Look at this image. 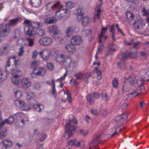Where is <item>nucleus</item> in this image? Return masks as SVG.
I'll use <instances>...</instances> for the list:
<instances>
[{
	"mask_svg": "<svg viewBox=\"0 0 149 149\" xmlns=\"http://www.w3.org/2000/svg\"><path fill=\"white\" fill-rule=\"evenodd\" d=\"M24 23L27 24L24 29L26 32V35L30 37H34L36 34V30L40 26V23L34 22L31 23L28 20H25Z\"/></svg>",
	"mask_w": 149,
	"mask_h": 149,
	"instance_id": "f257e3e1",
	"label": "nucleus"
},
{
	"mask_svg": "<svg viewBox=\"0 0 149 149\" xmlns=\"http://www.w3.org/2000/svg\"><path fill=\"white\" fill-rule=\"evenodd\" d=\"M34 94V93L32 92H27L26 95L27 96V99L29 100V102L30 104L33 106V108L37 110V111L40 112L41 111V109L40 108V105L37 104L36 101L33 97L30 96L31 94Z\"/></svg>",
	"mask_w": 149,
	"mask_h": 149,
	"instance_id": "f03ea898",
	"label": "nucleus"
},
{
	"mask_svg": "<svg viewBox=\"0 0 149 149\" xmlns=\"http://www.w3.org/2000/svg\"><path fill=\"white\" fill-rule=\"evenodd\" d=\"M75 130L74 126L70 123H67L65 127V133L64 137L66 139H68L72 136V132Z\"/></svg>",
	"mask_w": 149,
	"mask_h": 149,
	"instance_id": "7ed1b4c3",
	"label": "nucleus"
},
{
	"mask_svg": "<svg viewBox=\"0 0 149 149\" xmlns=\"http://www.w3.org/2000/svg\"><path fill=\"white\" fill-rule=\"evenodd\" d=\"M137 79L136 76L135 75L131 74L129 76L127 80L130 85L134 86L136 88H139L140 85L138 81H139Z\"/></svg>",
	"mask_w": 149,
	"mask_h": 149,
	"instance_id": "20e7f679",
	"label": "nucleus"
},
{
	"mask_svg": "<svg viewBox=\"0 0 149 149\" xmlns=\"http://www.w3.org/2000/svg\"><path fill=\"white\" fill-rule=\"evenodd\" d=\"M19 20V19L17 18L11 19L10 21L5 26L6 28L3 29L2 31H0V36H5L3 35V34L6 33L7 32V30L6 29L7 26H13L15 25L17 23Z\"/></svg>",
	"mask_w": 149,
	"mask_h": 149,
	"instance_id": "39448f33",
	"label": "nucleus"
},
{
	"mask_svg": "<svg viewBox=\"0 0 149 149\" xmlns=\"http://www.w3.org/2000/svg\"><path fill=\"white\" fill-rule=\"evenodd\" d=\"M46 70L45 68L42 67L35 68L33 70V72L31 74V76L34 74L37 76H43L46 73Z\"/></svg>",
	"mask_w": 149,
	"mask_h": 149,
	"instance_id": "423d86ee",
	"label": "nucleus"
},
{
	"mask_svg": "<svg viewBox=\"0 0 149 149\" xmlns=\"http://www.w3.org/2000/svg\"><path fill=\"white\" fill-rule=\"evenodd\" d=\"M38 42L41 45L47 46L52 44V40L50 38L43 37L39 39Z\"/></svg>",
	"mask_w": 149,
	"mask_h": 149,
	"instance_id": "0eeeda50",
	"label": "nucleus"
},
{
	"mask_svg": "<svg viewBox=\"0 0 149 149\" xmlns=\"http://www.w3.org/2000/svg\"><path fill=\"white\" fill-rule=\"evenodd\" d=\"M69 12V10L67 9H61L57 11L56 12L55 17L56 20L61 19L63 16Z\"/></svg>",
	"mask_w": 149,
	"mask_h": 149,
	"instance_id": "6e6552de",
	"label": "nucleus"
},
{
	"mask_svg": "<svg viewBox=\"0 0 149 149\" xmlns=\"http://www.w3.org/2000/svg\"><path fill=\"white\" fill-rule=\"evenodd\" d=\"M82 42V39L81 36H73L71 39V42L72 45H79Z\"/></svg>",
	"mask_w": 149,
	"mask_h": 149,
	"instance_id": "1a4fd4ad",
	"label": "nucleus"
},
{
	"mask_svg": "<svg viewBox=\"0 0 149 149\" xmlns=\"http://www.w3.org/2000/svg\"><path fill=\"white\" fill-rule=\"evenodd\" d=\"M43 60L47 61L49 60L50 54V52L47 50H45L39 53Z\"/></svg>",
	"mask_w": 149,
	"mask_h": 149,
	"instance_id": "9d476101",
	"label": "nucleus"
},
{
	"mask_svg": "<svg viewBox=\"0 0 149 149\" xmlns=\"http://www.w3.org/2000/svg\"><path fill=\"white\" fill-rule=\"evenodd\" d=\"M22 86L24 88H27L31 85V83L28 78H23L21 81Z\"/></svg>",
	"mask_w": 149,
	"mask_h": 149,
	"instance_id": "9b49d317",
	"label": "nucleus"
},
{
	"mask_svg": "<svg viewBox=\"0 0 149 149\" xmlns=\"http://www.w3.org/2000/svg\"><path fill=\"white\" fill-rule=\"evenodd\" d=\"M83 9V7L82 6H79L75 12V14L78 15L77 19L79 21L82 18V16L84 15V13L82 12Z\"/></svg>",
	"mask_w": 149,
	"mask_h": 149,
	"instance_id": "f8f14e48",
	"label": "nucleus"
},
{
	"mask_svg": "<svg viewBox=\"0 0 149 149\" xmlns=\"http://www.w3.org/2000/svg\"><path fill=\"white\" fill-rule=\"evenodd\" d=\"M100 136V135H97L92 140L90 144V149H92V148H95L97 144L99 143V138Z\"/></svg>",
	"mask_w": 149,
	"mask_h": 149,
	"instance_id": "ddd939ff",
	"label": "nucleus"
},
{
	"mask_svg": "<svg viewBox=\"0 0 149 149\" xmlns=\"http://www.w3.org/2000/svg\"><path fill=\"white\" fill-rule=\"evenodd\" d=\"M14 121V117L12 116H10L7 119H6L0 123V130L6 123H8L9 124H11Z\"/></svg>",
	"mask_w": 149,
	"mask_h": 149,
	"instance_id": "4468645a",
	"label": "nucleus"
},
{
	"mask_svg": "<svg viewBox=\"0 0 149 149\" xmlns=\"http://www.w3.org/2000/svg\"><path fill=\"white\" fill-rule=\"evenodd\" d=\"M76 27L74 26L68 27L65 31V34L67 37H70L72 36L73 33L75 31Z\"/></svg>",
	"mask_w": 149,
	"mask_h": 149,
	"instance_id": "2eb2a0df",
	"label": "nucleus"
},
{
	"mask_svg": "<svg viewBox=\"0 0 149 149\" xmlns=\"http://www.w3.org/2000/svg\"><path fill=\"white\" fill-rule=\"evenodd\" d=\"M45 22L48 24L55 23L56 22L55 17L51 15L45 16Z\"/></svg>",
	"mask_w": 149,
	"mask_h": 149,
	"instance_id": "dca6fc26",
	"label": "nucleus"
},
{
	"mask_svg": "<svg viewBox=\"0 0 149 149\" xmlns=\"http://www.w3.org/2000/svg\"><path fill=\"white\" fill-rule=\"evenodd\" d=\"M15 104L16 105L19 104V106L22 110H28L26 108V106L24 102L23 101L17 100L15 101Z\"/></svg>",
	"mask_w": 149,
	"mask_h": 149,
	"instance_id": "f3484780",
	"label": "nucleus"
},
{
	"mask_svg": "<svg viewBox=\"0 0 149 149\" xmlns=\"http://www.w3.org/2000/svg\"><path fill=\"white\" fill-rule=\"evenodd\" d=\"M2 142L3 146L6 149L8 147H10L13 145L11 141L8 139L2 141Z\"/></svg>",
	"mask_w": 149,
	"mask_h": 149,
	"instance_id": "a211bd4d",
	"label": "nucleus"
},
{
	"mask_svg": "<svg viewBox=\"0 0 149 149\" xmlns=\"http://www.w3.org/2000/svg\"><path fill=\"white\" fill-rule=\"evenodd\" d=\"M60 3V2L58 1L57 3L52 5V3L49 2L46 4V9L49 10L52 9H53L54 8L58 7Z\"/></svg>",
	"mask_w": 149,
	"mask_h": 149,
	"instance_id": "6ab92c4d",
	"label": "nucleus"
},
{
	"mask_svg": "<svg viewBox=\"0 0 149 149\" xmlns=\"http://www.w3.org/2000/svg\"><path fill=\"white\" fill-rule=\"evenodd\" d=\"M91 22V19L88 17H85L82 19V24L83 27L87 26Z\"/></svg>",
	"mask_w": 149,
	"mask_h": 149,
	"instance_id": "aec40b11",
	"label": "nucleus"
},
{
	"mask_svg": "<svg viewBox=\"0 0 149 149\" xmlns=\"http://www.w3.org/2000/svg\"><path fill=\"white\" fill-rule=\"evenodd\" d=\"M139 17H137V19L134 20L133 24V26L136 30H138L139 29L140 26V19Z\"/></svg>",
	"mask_w": 149,
	"mask_h": 149,
	"instance_id": "412c9836",
	"label": "nucleus"
},
{
	"mask_svg": "<svg viewBox=\"0 0 149 149\" xmlns=\"http://www.w3.org/2000/svg\"><path fill=\"white\" fill-rule=\"evenodd\" d=\"M31 4L36 7L39 6L41 3V0H31L30 1Z\"/></svg>",
	"mask_w": 149,
	"mask_h": 149,
	"instance_id": "4be33fe9",
	"label": "nucleus"
},
{
	"mask_svg": "<svg viewBox=\"0 0 149 149\" xmlns=\"http://www.w3.org/2000/svg\"><path fill=\"white\" fill-rule=\"evenodd\" d=\"M49 31L51 33L53 34L56 33L58 31L59 32V30L58 29V27L56 25H54L50 26L49 29Z\"/></svg>",
	"mask_w": 149,
	"mask_h": 149,
	"instance_id": "5701e85b",
	"label": "nucleus"
},
{
	"mask_svg": "<svg viewBox=\"0 0 149 149\" xmlns=\"http://www.w3.org/2000/svg\"><path fill=\"white\" fill-rule=\"evenodd\" d=\"M74 45H67L65 47V49L68 51V52L74 53L75 52V49Z\"/></svg>",
	"mask_w": 149,
	"mask_h": 149,
	"instance_id": "b1692460",
	"label": "nucleus"
},
{
	"mask_svg": "<svg viewBox=\"0 0 149 149\" xmlns=\"http://www.w3.org/2000/svg\"><path fill=\"white\" fill-rule=\"evenodd\" d=\"M132 86V85H130L129 83H124L123 86V91L125 92L128 91L131 88Z\"/></svg>",
	"mask_w": 149,
	"mask_h": 149,
	"instance_id": "393cba45",
	"label": "nucleus"
},
{
	"mask_svg": "<svg viewBox=\"0 0 149 149\" xmlns=\"http://www.w3.org/2000/svg\"><path fill=\"white\" fill-rule=\"evenodd\" d=\"M145 76H143L140 78V81L145 82V81H149V70L145 73Z\"/></svg>",
	"mask_w": 149,
	"mask_h": 149,
	"instance_id": "a878e982",
	"label": "nucleus"
},
{
	"mask_svg": "<svg viewBox=\"0 0 149 149\" xmlns=\"http://www.w3.org/2000/svg\"><path fill=\"white\" fill-rule=\"evenodd\" d=\"M66 57L63 54H60V56L56 58V61L58 62H61L64 63L65 59Z\"/></svg>",
	"mask_w": 149,
	"mask_h": 149,
	"instance_id": "bb28decb",
	"label": "nucleus"
},
{
	"mask_svg": "<svg viewBox=\"0 0 149 149\" xmlns=\"http://www.w3.org/2000/svg\"><path fill=\"white\" fill-rule=\"evenodd\" d=\"M36 34H38L40 36H42L45 34V31L43 29H37V32H36Z\"/></svg>",
	"mask_w": 149,
	"mask_h": 149,
	"instance_id": "cd10ccee",
	"label": "nucleus"
},
{
	"mask_svg": "<svg viewBox=\"0 0 149 149\" xmlns=\"http://www.w3.org/2000/svg\"><path fill=\"white\" fill-rule=\"evenodd\" d=\"M7 134V131L6 129H5L4 131L0 132V140L5 138Z\"/></svg>",
	"mask_w": 149,
	"mask_h": 149,
	"instance_id": "c85d7f7f",
	"label": "nucleus"
},
{
	"mask_svg": "<svg viewBox=\"0 0 149 149\" xmlns=\"http://www.w3.org/2000/svg\"><path fill=\"white\" fill-rule=\"evenodd\" d=\"M88 102L90 104H92L94 101V100L93 98V95L90 94L86 96Z\"/></svg>",
	"mask_w": 149,
	"mask_h": 149,
	"instance_id": "c756f323",
	"label": "nucleus"
},
{
	"mask_svg": "<svg viewBox=\"0 0 149 149\" xmlns=\"http://www.w3.org/2000/svg\"><path fill=\"white\" fill-rule=\"evenodd\" d=\"M147 54L146 52H140V60L144 61L147 59Z\"/></svg>",
	"mask_w": 149,
	"mask_h": 149,
	"instance_id": "7c9ffc66",
	"label": "nucleus"
},
{
	"mask_svg": "<svg viewBox=\"0 0 149 149\" xmlns=\"http://www.w3.org/2000/svg\"><path fill=\"white\" fill-rule=\"evenodd\" d=\"M69 121L74 123L77 124V122L75 119L74 116L72 115H70L69 116Z\"/></svg>",
	"mask_w": 149,
	"mask_h": 149,
	"instance_id": "2f4dec72",
	"label": "nucleus"
},
{
	"mask_svg": "<svg viewBox=\"0 0 149 149\" xmlns=\"http://www.w3.org/2000/svg\"><path fill=\"white\" fill-rule=\"evenodd\" d=\"M74 6V3L71 1H69L65 3V6L69 9L72 8Z\"/></svg>",
	"mask_w": 149,
	"mask_h": 149,
	"instance_id": "473e14b6",
	"label": "nucleus"
},
{
	"mask_svg": "<svg viewBox=\"0 0 149 149\" xmlns=\"http://www.w3.org/2000/svg\"><path fill=\"white\" fill-rule=\"evenodd\" d=\"M127 18L130 20H132L134 17L133 14L130 11H127L126 13Z\"/></svg>",
	"mask_w": 149,
	"mask_h": 149,
	"instance_id": "72a5a7b5",
	"label": "nucleus"
},
{
	"mask_svg": "<svg viewBox=\"0 0 149 149\" xmlns=\"http://www.w3.org/2000/svg\"><path fill=\"white\" fill-rule=\"evenodd\" d=\"M91 31L90 29H88L83 31H82V34L84 36H86L88 35L91 33Z\"/></svg>",
	"mask_w": 149,
	"mask_h": 149,
	"instance_id": "f704fd0d",
	"label": "nucleus"
},
{
	"mask_svg": "<svg viewBox=\"0 0 149 149\" xmlns=\"http://www.w3.org/2000/svg\"><path fill=\"white\" fill-rule=\"evenodd\" d=\"M112 85L113 87L117 88L118 85V82L117 78H114L112 81Z\"/></svg>",
	"mask_w": 149,
	"mask_h": 149,
	"instance_id": "c9c22d12",
	"label": "nucleus"
},
{
	"mask_svg": "<svg viewBox=\"0 0 149 149\" xmlns=\"http://www.w3.org/2000/svg\"><path fill=\"white\" fill-rule=\"evenodd\" d=\"M28 42V45L30 47H32L34 45V41L33 39L30 38H28L27 39Z\"/></svg>",
	"mask_w": 149,
	"mask_h": 149,
	"instance_id": "e433bc0d",
	"label": "nucleus"
},
{
	"mask_svg": "<svg viewBox=\"0 0 149 149\" xmlns=\"http://www.w3.org/2000/svg\"><path fill=\"white\" fill-rule=\"evenodd\" d=\"M101 9L100 8H99L97 9V13L94 16V18L97 19L98 20L100 17V15H101Z\"/></svg>",
	"mask_w": 149,
	"mask_h": 149,
	"instance_id": "4c0bfd02",
	"label": "nucleus"
},
{
	"mask_svg": "<svg viewBox=\"0 0 149 149\" xmlns=\"http://www.w3.org/2000/svg\"><path fill=\"white\" fill-rule=\"evenodd\" d=\"M83 73L82 72H78L75 74L74 75L77 79L80 80L83 77Z\"/></svg>",
	"mask_w": 149,
	"mask_h": 149,
	"instance_id": "58836bf2",
	"label": "nucleus"
},
{
	"mask_svg": "<svg viewBox=\"0 0 149 149\" xmlns=\"http://www.w3.org/2000/svg\"><path fill=\"white\" fill-rule=\"evenodd\" d=\"M142 12L143 13V16L148 15L147 17V19L148 20L149 24V12L148 13L145 10V8L144 7L143 8V10H142Z\"/></svg>",
	"mask_w": 149,
	"mask_h": 149,
	"instance_id": "ea45409f",
	"label": "nucleus"
},
{
	"mask_svg": "<svg viewBox=\"0 0 149 149\" xmlns=\"http://www.w3.org/2000/svg\"><path fill=\"white\" fill-rule=\"evenodd\" d=\"M56 32V33L53 34L52 36L55 39H59L61 37V35L60 33V31Z\"/></svg>",
	"mask_w": 149,
	"mask_h": 149,
	"instance_id": "a19ab883",
	"label": "nucleus"
},
{
	"mask_svg": "<svg viewBox=\"0 0 149 149\" xmlns=\"http://www.w3.org/2000/svg\"><path fill=\"white\" fill-rule=\"evenodd\" d=\"M127 57V56L124 53H121L119 55V57L120 60H123L126 59Z\"/></svg>",
	"mask_w": 149,
	"mask_h": 149,
	"instance_id": "79ce46f5",
	"label": "nucleus"
},
{
	"mask_svg": "<svg viewBox=\"0 0 149 149\" xmlns=\"http://www.w3.org/2000/svg\"><path fill=\"white\" fill-rule=\"evenodd\" d=\"M66 95H67V99L68 100L69 102L71 104L72 103V99L71 97V96L70 94V93L68 91H67V92L66 93Z\"/></svg>",
	"mask_w": 149,
	"mask_h": 149,
	"instance_id": "37998d69",
	"label": "nucleus"
},
{
	"mask_svg": "<svg viewBox=\"0 0 149 149\" xmlns=\"http://www.w3.org/2000/svg\"><path fill=\"white\" fill-rule=\"evenodd\" d=\"M91 74L89 72H87L84 77L83 78L84 80H86V82H88V79L91 76Z\"/></svg>",
	"mask_w": 149,
	"mask_h": 149,
	"instance_id": "c03bdc74",
	"label": "nucleus"
},
{
	"mask_svg": "<svg viewBox=\"0 0 149 149\" xmlns=\"http://www.w3.org/2000/svg\"><path fill=\"white\" fill-rule=\"evenodd\" d=\"M15 36L14 37V38H19L20 36V31L19 30H16L15 31Z\"/></svg>",
	"mask_w": 149,
	"mask_h": 149,
	"instance_id": "a18cd8bd",
	"label": "nucleus"
},
{
	"mask_svg": "<svg viewBox=\"0 0 149 149\" xmlns=\"http://www.w3.org/2000/svg\"><path fill=\"white\" fill-rule=\"evenodd\" d=\"M15 96L17 98L20 97L22 95L21 92L19 90H17L16 91H15Z\"/></svg>",
	"mask_w": 149,
	"mask_h": 149,
	"instance_id": "49530a36",
	"label": "nucleus"
},
{
	"mask_svg": "<svg viewBox=\"0 0 149 149\" xmlns=\"http://www.w3.org/2000/svg\"><path fill=\"white\" fill-rule=\"evenodd\" d=\"M140 42L137 41L136 42H133L132 45H133V47L136 49H137L139 46Z\"/></svg>",
	"mask_w": 149,
	"mask_h": 149,
	"instance_id": "de8ad7c7",
	"label": "nucleus"
},
{
	"mask_svg": "<svg viewBox=\"0 0 149 149\" xmlns=\"http://www.w3.org/2000/svg\"><path fill=\"white\" fill-rule=\"evenodd\" d=\"M134 42V40L133 39H132L131 40L129 41L128 42L126 41H124V44L126 46H128L130 45H132L133 44V42Z\"/></svg>",
	"mask_w": 149,
	"mask_h": 149,
	"instance_id": "09e8293b",
	"label": "nucleus"
},
{
	"mask_svg": "<svg viewBox=\"0 0 149 149\" xmlns=\"http://www.w3.org/2000/svg\"><path fill=\"white\" fill-rule=\"evenodd\" d=\"M47 68L50 70H53L54 69V65L52 63H48L47 64Z\"/></svg>",
	"mask_w": 149,
	"mask_h": 149,
	"instance_id": "8fccbe9b",
	"label": "nucleus"
},
{
	"mask_svg": "<svg viewBox=\"0 0 149 149\" xmlns=\"http://www.w3.org/2000/svg\"><path fill=\"white\" fill-rule=\"evenodd\" d=\"M128 55L130 57L132 58H135L136 57V53L131 52Z\"/></svg>",
	"mask_w": 149,
	"mask_h": 149,
	"instance_id": "3c124183",
	"label": "nucleus"
},
{
	"mask_svg": "<svg viewBox=\"0 0 149 149\" xmlns=\"http://www.w3.org/2000/svg\"><path fill=\"white\" fill-rule=\"evenodd\" d=\"M24 52V47H22L19 49V52L18 53V56H22Z\"/></svg>",
	"mask_w": 149,
	"mask_h": 149,
	"instance_id": "603ef678",
	"label": "nucleus"
},
{
	"mask_svg": "<svg viewBox=\"0 0 149 149\" xmlns=\"http://www.w3.org/2000/svg\"><path fill=\"white\" fill-rule=\"evenodd\" d=\"M101 96L103 99L105 100L106 101H107L108 98L106 93H102Z\"/></svg>",
	"mask_w": 149,
	"mask_h": 149,
	"instance_id": "864d4df0",
	"label": "nucleus"
},
{
	"mask_svg": "<svg viewBox=\"0 0 149 149\" xmlns=\"http://www.w3.org/2000/svg\"><path fill=\"white\" fill-rule=\"evenodd\" d=\"M96 73L97 74V78L99 80H100L102 78L101 72L100 70H97L96 72Z\"/></svg>",
	"mask_w": 149,
	"mask_h": 149,
	"instance_id": "5fc2aeb1",
	"label": "nucleus"
},
{
	"mask_svg": "<svg viewBox=\"0 0 149 149\" xmlns=\"http://www.w3.org/2000/svg\"><path fill=\"white\" fill-rule=\"evenodd\" d=\"M40 87V85L37 83H35L33 85V88L34 90L38 89Z\"/></svg>",
	"mask_w": 149,
	"mask_h": 149,
	"instance_id": "6e6d98bb",
	"label": "nucleus"
},
{
	"mask_svg": "<svg viewBox=\"0 0 149 149\" xmlns=\"http://www.w3.org/2000/svg\"><path fill=\"white\" fill-rule=\"evenodd\" d=\"M83 143L82 141H78L77 140H75V142L74 145L77 147H78L80 146L81 143Z\"/></svg>",
	"mask_w": 149,
	"mask_h": 149,
	"instance_id": "4d7b16f0",
	"label": "nucleus"
},
{
	"mask_svg": "<svg viewBox=\"0 0 149 149\" xmlns=\"http://www.w3.org/2000/svg\"><path fill=\"white\" fill-rule=\"evenodd\" d=\"M124 117H122L121 116L119 117L116 120L117 121H118L119 120V119L120 118L121 119H126L128 117V115L127 114H125L123 115Z\"/></svg>",
	"mask_w": 149,
	"mask_h": 149,
	"instance_id": "13d9d810",
	"label": "nucleus"
},
{
	"mask_svg": "<svg viewBox=\"0 0 149 149\" xmlns=\"http://www.w3.org/2000/svg\"><path fill=\"white\" fill-rule=\"evenodd\" d=\"M12 81L13 83L15 85H19V81L18 79L15 78H12Z\"/></svg>",
	"mask_w": 149,
	"mask_h": 149,
	"instance_id": "bf43d9fd",
	"label": "nucleus"
},
{
	"mask_svg": "<svg viewBox=\"0 0 149 149\" xmlns=\"http://www.w3.org/2000/svg\"><path fill=\"white\" fill-rule=\"evenodd\" d=\"M47 135L46 134H44L42 135L41 137L39 139V140L40 142H42L44 141L45 138L47 137Z\"/></svg>",
	"mask_w": 149,
	"mask_h": 149,
	"instance_id": "052dcab7",
	"label": "nucleus"
},
{
	"mask_svg": "<svg viewBox=\"0 0 149 149\" xmlns=\"http://www.w3.org/2000/svg\"><path fill=\"white\" fill-rule=\"evenodd\" d=\"M37 55V51L35 50L33 52V55L32 56V58L33 59H35L36 58Z\"/></svg>",
	"mask_w": 149,
	"mask_h": 149,
	"instance_id": "680f3d73",
	"label": "nucleus"
},
{
	"mask_svg": "<svg viewBox=\"0 0 149 149\" xmlns=\"http://www.w3.org/2000/svg\"><path fill=\"white\" fill-rule=\"evenodd\" d=\"M75 142V140H70L68 142V145L71 146L74 145Z\"/></svg>",
	"mask_w": 149,
	"mask_h": 149,
	"instance_id": "e2e57ef3",
	"label": "nucleus"
},
{
	"mask_svg": "<svg viewBox=\"0 0 149 149\" xmlns=\"http://www.w3.org/2000/svg\"><path fill=\"white\" fill-rule=\"evenodd\" d=\"M67 72H66L64 74V75L63 77H61L60 78L58 79L57 80L60 81L64 80L65 79V77L67 76Z\"/></svg>",
	"mask_w": 149,
	"mask_h": 149,
	"instance_id": "0e129e2a",
	"label": "nucleus"
},
{
	"mask_svg": "<svg viewBox=\"0 0 149 149\" xmlns=\"http://www.w3.org/2000/svg\"><path fill=\"white\" fill-rule=\"evenodd\" d=\"M108 28L106 27L105 28H103L102 29L101 33L100 34H102V35L103 36L104 33L107 30Z\"/></svg>",
	"mask_w": 149,
	"mask_h": 149,
	"instance_id": "69168bd1",
	"label": "nucleus"
},
{
	"mask_svg": "<svg viewBox=\"0 0 149 149\" xmlns=\"http://www.w3.org/2000/svg\"><path fill=\"white\" fill-rule=\"evenodd\" d=\"M11 59V58H9L7 61L6 63V64L5 66V68H6L7 67H9L10 66V60Z\"/></svg>",
	"mask_w": 149,
	"mask_h": 149,
	"instance_id": "338daca9",
	"label": "nucleus"
},
{
	"mask_svg": "<svg viewBox=\"0 0 149 149\" xmlns=\"http://www.w3.org/2000/svg\"><path fill=\"white\" fill-rule=\"evenodd\" d=\"M80 132L82 134L84 135H86L88 134V132L86 130H80Z\"/></svg>",
	"mask_w": 149,
	"mask_h": 149,
	"instance_id": "774afa93",
	"label": "nucleus"
}]
</instances>
